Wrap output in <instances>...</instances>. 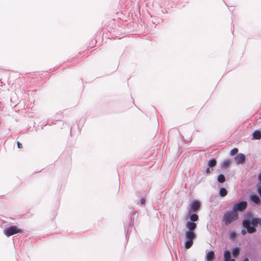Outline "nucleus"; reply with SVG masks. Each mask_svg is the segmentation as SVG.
Listing matches in <instances>:
<instances>
[{"mask_svg":"<svg viewBox=\"0 0 261 261\" xmlns=\"http://www.w3.org/2000/svg\"><path fill=\"white\" fill-rule=\"evenodd\" d=\"M243 226L247 229V231L249 233H252L256 231V227L258 224L261 225V218H253L250 219L249 218H245L242 223Z\"/></svg>","mask_w":261,"mask_h":261,"instance_id":"f257e3e1","label":"nucleus"},{"mask_svg":"<svg viewBox=\"0 0 261 261\" xmlns=\"http://www.w3.org/2000/svg\"><path fill=\"white\" fill-rule=\"evenodd\" d=\"M238 219V213L232 210L226 212L223 215V221L225 224L228 225Z\"/></svg>","mask_w":261,"mask_h":261,"instance_id":"f03ea898","label":"nucleus"},{"mask_svg":"<svg viewBox=\"0 0 261 261\" xmlns=\"http://www.w3.org/2000/svg\"><path fill=\"white\" fill-rule=\"evenodd\" d=\"M186 241L185 243V247L189 249L193 244V240L196 238V234L194 231H186L185 232Z\"/></svg>","mask_w":261,"mask_h":261,"instance_id":"7ed1b4c3","label":"nucleus"},{"mask_svg":"<svg viewBox=\"0 0 261 261\" xmlns=\"http://www.w3.org/2000/svg\"><path fill=\"white\" fill-rule=\"evenodd\" d=\"M247 206V203L245 201L234 204L232 210L237 213L238 211L242 212L245 210Z\"/></svg>","mask_w":261,"mask_h":261,"instance_id":"20e7f679","label":"nucleus"},{"mask_svg":"<svg viewBox=\"0 0 261 261\" xmlns=\"http://www.w3.org/2000/svg\"><path fill=\"white\" fill-rule=\"evenodd\" d=\"M200 206V202L196 200H193L191 203L190 208L188 210V214L190 215L192 212H196L198 211Z\"/></svg>","mask_w":261,"mask_h":261,"instance_id":"39448f33","label":"nucleus"},{"mask_svg":"<svg viewBox=\"0 0 261 261\" xmlns=\"http://www.w3.org/2000/svg\"><path fill=\"white\" fill-rule=\"evenodd\" d=\"M4 233L8 237L16 234V225L9 227L5 229Z\"/></svg>","mask_w":261,"mask_h":261,"instance_id":"423d86ee","label":"nucleus"},{"mask_svg":"<svg viewBox=\"0 0 261 261\" xmlns=\"http://www.w3.org/2000/svg\"><path fill=\"white\" fill-rule=\"evenodd\" d=\"M245 155L242 153L238 154L234 158L236 164L238 165L243 164L245 161Z\"/></svg>","mask_w":261,"mask_h":261,"instance_id":"0eeeda50","label":"nucleus"},{"mask_svg":"<svg viewBox=\"0 0 261 261\" xmlns=\"http://www.w3.org/2000/svg\"><path fill=\"white\" fill-rule=\"evenodd\" d=\"M197 227L196 223L192 221H187L186 224V227L188 229L187 231H194Z\"/></svg>","mask_w":261,"mask_h":261,"instance_id":"6e6552de","label":"nucleus"},{"mask_svg":"<svg viewBox=\"0 0 261 261\" xmlns=\"http://www.w3.org/2000/svg\"><path fill=\"white\" fill-rule=\"evenodd\" d=\"M224 261H235L234 258H231V253L229 250L224 252Z\"/></svg>","mask_w":261,"mask_h":261,"instance_id":"1a4fd4ad","label":"nucleus"},{"mask_svg":"<svg viewBox=\"0 0 261 261\" xmlns=\"http://www.w3.org/2000/svg\"><path fill=\"white\" fill-rule=\"evenodd\" d=\"M250 200L255 203L256 204H259L260 203V200L258 196L256 194H251L250 195Z\"/></svg>","mask_w":261,"mask_h":261,"instance_id":"9d476101","label":"nucleus"},{"mask_svg":"<svg viewBox=\"0 0 261 261\" xmlns=\"http://www.w3.org/2000/svg\"><path fill=\"white\" fill-rule=\"evenodd\" d=\"M215 258V253L213 251L208 252L205 256V259L207 261H212Z\"/></svg>","mask_w":261,"mask_h":261,"instance_id":"9b49d317","label":"nucleus"},{"mask_svg":"<svg viewBox=\"0 0 261 261\" xmlns=\"http://www.w3.org/2000/svg\"><path fill=\"white\" fill-rule=\"evenodd\" d=\"M240 248L239 247H236L232 250V254L234 257H237L240 254Z\"/></svg>","mask_w":261,"mask_h":261,"instance_id":"f8f14e48","label":"nucleus"},{"mask_svg":"<svg viewBox=\"0 0 261 261\" xmlns=\"http://www.w3.org/2000/svg\"><path fill=\"white\" fill-rule=\"evenodd\" d=\"M254 139L258 140L261 138V132L259 130H255L253 133Z\"/></svg>","mask_w":261,"mask_h":261,"instance_id":"ddd939ff","label":"nucleus"},{"mask_svg":"<svg viewBox=\"0 0 261 261\" xmlns=\"http://www.w3.org/2000/svg\"><path fill=\"white\" fill-rule=\"evenodd\" d=\"M217 164V161L215 159L210 160L207 163V166L209 167L212 168L215 167Z\"/></svg>","mask_w":261,"mask_h":261,"instance_id":"4468645a","label":"nucleus"},{"mask_svg":"<svg viewBox=\"0 0 261 261\" xmlns=\"http://www.w3.org/2000/svg\"><path fill=\"white\" fill-rule=\"evenodd\" d=\"M190 221L195 222L198 220V216L196 214H193L190 215Z\"/></svg>","mask_w":261,"mask_h":261,"instance_id":"2eb2a0df","label":"nucleus"},{"mask_svg":"<svg viewBox=\"0 0 261 261\" xmlns=\"http://www.w3.org/2000/svg\"><path fill=\"white\" fill-rule=\"evenodd\" d=\"M217 180L218 182L221 183L224 182L225 180V177L224 175L222 174H219L218 176Z\"/></svg>","mask_w":261,"mask_h":261,"instance_id":"dca6fc26","label":"nucleus"},{"mask_svg":"<svg viewBox=\"0 0 261 261\" xmlns=\"http://www.w3.org/2000/svg\"><path fill=\"white\" fill-rule=\"evenodd\" d=\"M227 190L224 188H221L220 189L219 194L221 196L224 197L227 195Z\"/></svg>","mask_w":261,"mask_h":261,"instance_id":"f3484780","label":"nucleus"},{"mask_svg":"<svg viewBox=\"0 0 261 261\" xmlns=\"http://www.w3.org/2000/svg\"><path fill=\"white\" fill-rule=\"evenodd\" d=\"M230 163V161L229 160H224L222 163L221 167L225 168L229 166Z\"/></svg>","mask_w":261,"mask_h":261,"instance_id":"a211bd4d","label":"nucleus"},{"mask_svg":"<svg viewBox=\"0 0 261 261\" xmlns=\"http://www.w3.org/2000/svg\"><path fill=\"white\" fill-rule=\"evenodd\" d=\"M238 152V148H233L231 150L230 154L231 155H233L237 153Z\"/></svg>","mask_w":261,"mask_h":261,"instance_id":"6ab92c4d","label":"nucleus"},{"mask_svg":"<svg viewBox=\"0 0 261 261\" xmlns=\"http://www.w3.org/2000/svg\"><path fill=\"white\" fill-rule=\"evenodd\" d=\"M257 191L258 193H259L260 196L261 197V186H257Z\"/></svg>","mask_w":261,"mask_h":261,"instance_id":"aec40b11","label":"nucleus"},{"mask_svg":"<svg viewBox=\"0 0 261 261\" xmlns=\"http://www.w3.org/2000/svg\"><path fill=\"white\" fill-rule=\"evenodd\" d=\"M210 168H211V167H208V168H207V169H206V170H205V172H206V173H207V174H209V173H211L212 171H213V169H210Z\"/></svg>","mask_w":261,"mask_h":261,"instance_id":"412c9836","label":"nucleus"},{"mask_svg":"<svg viewBox=\"0 0 261 261\" xmlns=\"http://www.w3.org/2000/svg\"><path fill=\"white\" fill-rule=\"evenodd\" d=\"M235 233L234 232H231L230 233V239H232L234 237H235Z\"/></svg>","mask_w":261,"mask_h":261,"instance_id":"4be33fe9","label":"nucleus"},{"mask_svg":"<svg viewBox=\"0 0 261 261\" xmlns=\"http://www.w3.org/2000/svg\"><path fill=\"white\" fill-rule=\"evenodd\" d=\"M17 147L19 148H21L22 147V144L17 141Z\"/></svg>","mask_w":261,"mask_h":261,"instance_id":"5701e85b","label":"nucleus"},{"mask_svg":"<svg viewBox=\"0 0 261 261\" xmlns=\"http://www.w3.org/2000/svg\"><path fill=\"white\" fill-rule=\"evenodd\" d=\"M140 202L142 204H144L145 202V199L144 198H142L140 200Z\"/></svg>","mask_w":261,"mask_h":261,"instance_id":"b1692460","label":"nucleus"},{"mask_svg":"<svg viewBox=\"0 0 261 261\" xmlns=\"http://www.w3.org/2000/svg\"><path fill=\"white\" fill-rule=\"evenodd\" d=\"M241 233L243 234V235H245L246 234V230H245V229H242V231H241Z\"/></svg>","mask_w":261,"mask_h":261,"instance_id":"393cba45","label":"nucleus"},{"mask_svg":"<svg viewBox=\"0 0 261 261\" xmlns=\"http://www.w3.org/2000/svg\"><path fill=\"white\" fill-rule=\"evenodd\" d=\"M258 179L259 181H260V182H261V172L260 173H259V174L258 175Z\"/></svg>","mask_w":261,"mask_h":261,"instance_id":"a878e982","label":"nucleus"},{"mask_svg":"<svg viewBox=\"0 0 261 261\" xmlns=\"http://www.w3.org/2000/svg\"><path fill=\"white\" fill-rule=\"evenodd\" d=\"M243 261H249V259L248 258H245L244 259Z\"/></svg>","mask_w":261,"mask_h":261,"instance_id":"bb28decb","label":"nucleus"},{"mask_svg":"<svg viewBox=\"0 0 261 261\" xmlns=\"http://www.w3.org/2000/svg\"><path fill=\"white\" fill-rule=\"evenodd\" d=\"M17 233H18L19 232H21V230L17 228Z\"/></svg>","mask_w":261,"mask_h":261,"instance_id":"cd10ccee","label":"nucleus"}]
</instances>
